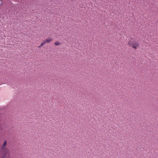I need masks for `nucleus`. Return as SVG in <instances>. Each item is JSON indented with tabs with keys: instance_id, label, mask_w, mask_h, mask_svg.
Masks as SVG:
<instances>
[{
	"instance_id": "f257e3e1",
	"label": "nucleus",
	"mask_w": 158,
	"mask_h": 158,
	"mask_svg": "<svg viewBox=\"0 0 158 158\" xmlns=\"http://www.w3.org/2000/svg\"><path fill=\"white\" fill-rule=\"evenodd\" d=\"M128 44L130 46H131L132 48L136 49L139 47V44L137 42L129 41L128 42Z\"/></svg>"
},
{
	"instance_id": "7ed1b4c3",
	"label": "nucleus",
	"mask_w": 158,
	"mask_h": 158,
	"mask_svg": "<svg viewBox=\"0 0 158 158\" xmlns=\"http://www.w3.org/2000/svg\"><path fill=\"white\" fill-rule=\"evenodd\" d=\"M45 44V43L44 41L41 44L40 46H39V48H40L42 46H44Z\"/></svg>"
},
{
	"instance_id": "39448f33",
	"label": "nucleus",
	"mask_w": 158,
	"mask_h": 158,
	"mask_svg": "<svg viewBox=\"0 0 158 158\" xmlns=\"http://www.w3.org/2000/svg\"><path fill=\"white\" fill-rule=\"evenodd\" d=\"M6 141H5L4 142V143L3 144V147H4V146H5L6 144Z\"/></svg>"
},
{
	"instance_id": "f03ea898",
	"label": "nucleus",
	"mask_w": 158,
	"mask_h": 158,
	"mask_svg": "<svg viewBox=\"0 0 158 158\" xmlns=\"http://www.w3.org/2000/svg\"><path fill=\"white\" fill-rule=\"evenodd\" d=\"M52 38H49L45 40L44 41L45 44L46 43H50V42L52 41Z\"/></svg>"
},
{
	"instance_id": "20e7f679",
	"label": "nucleus",
	"mask_w": 158,
	"mask_h": 158,
	"mask_svg": "<svg viewBox=\"0 0 158 158\" xmlns=\"http://www.w3.org/2000/svg\"><path fill=\"white\" fill-rule=\"evenodd\" d=\"M61 43H59L58 42H56L54 43V44L56 45H59L61 44Z\"/></svg>"
}]
</instances>
